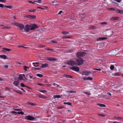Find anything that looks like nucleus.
Segmentation results:
<instances>
[{"label": "nucleus", "mask_w": 123, "mask_h": 123, "mask_svg": "<svg viewBox=\"0 0 123 123\" xmlns=\"http://www.w3.org/2000/svg\"><path fill=\"white\" fill-rule=\"evenodd\" d=\"M15 25L17 26L20 30H22L24 28L26 32H28L30 30H35L36 28H38L37 25L35 24H31V25H27L24 27V25L22 24H14Z\"/></svg>", "instance_id": "obj_1"}, {"label": "nucleus", "mask_w": 123, "mask_h": 123, "mask_svg": "<svg viewBox=\"0 0 123 123\" xmlns=\"http://www.w3.org/2000/svg\"><path fill=\"white\" fill-rule=\"evenodd\" d=\"M75 61L76 64L78 65H82L84 61V60L81 58H78V59H76Z\"/></svg>", "instance_id": "obj_2"}, {"label": "nucleus", "mask_w": 123, "mask_h": 123, "mask_svg": "<svg viewBox=\"0 0 123 123\" xmlns=\"http://www.w3.org/2000/svg\"><path fill=\"white\" fill-rule=\"evenodd\" d=\"M86 54V53L85 52H80L77 53L76 56L78 58H81L85 56Z\"/></svg>", "instance_id": "obj_3"}, {"label": "nucleus", "mask_w": 123, "mask_h": 123, "mask_svg": "<svg viewBox=\"0 0 123 123\" xmlns=\"http://www.w3.org/2000/svg\"><path fill=\"white\" fill-rule=\"evenodd\" d=\"M25 119L28 120L32 121L36 119V118L30 115H29L25 116Z\"/></svg>", "instance_id": "obj_4"}, {"label": "nucleus", "mask_w": 123, "mask_h": 123, "mask_svg": "<svg viewBox=\"0 0 123 123\" xmlns=\"http://www.w3.org/2000/svg\"><path fill=\"white\" fill-rule=\"evenodd\" d=\"M67 64L73 66L76 64V62H75L73 60L68 61L67 62Z\"/></svg>", "instance_id": "obj_5"}, {"label": "nucleus", "mask_w": 123, "mask_h": 123, "mask_svg": "<svg viewBox=\"0 0 123 123\" xmlns=\"http://www.w3.org/2000/svg\"><path fill=\"white\" fill-rule=\"evenodd\" d=\"M70 69L73 70L77 72H78L80 71L79 68L77 67H71L70 68Z\"/></svg>", "instance_id": "obj_6"}, {"label": "nucleus", "mask_w": 123, "mask_h": 123, "mask_svg": "<svg viewBox=\"0 0 123 123\" xmlns=\"http://www.w3.org/2000/svg\"><path fill=\"white\" fill-rule=\"evenodd\" d=\"M47 60L49 61H55L57 60V59L53 57H47L46 58Z\"/></svg>", "instance_id": "obj_7"}, {"label": "nucleus", "mask_w": 123, "mask_h": 123, "mask_svg": "<svg viewBox=\"0 0 123 123\" xmlns=\"http://www.w3.org/2000/svg\"><path fill=\"white\" fill-rule=\"evenodd\" d=\"M91 73V72L86 70L83 72L82 75H89Z\"/></svg>", "instance_id": "obj_8"}, {"label": "nucleus", "mask_w": 123, "mask_h": 123, "mask_svg": "<svg viewBox=\"0 0 123 123\" xmlns=\"http://www.w3.org/2000/svg\"><path fill=\"white\" fill-rule=\"evenodd\" d=\"M0 26L1 27V28L5 29H9L11 27L8 26H5L3 25H0Z\"/></svg>", "instance_id": "obj_9"}, {"label": "nucleus", "mask_w": 123, "mask_h": 123, "mask_svg": "<svg viewBox=\"0 0 123 123\" xmlns=\"http://www.w3.org/2000/svg\"><path fill=\"white\" fill-rule=\"evenodd\" d=\"M2 49L3 50H2V52H5V51L4 50H5L6 51L9 52L11 51V50L10 49L7 48H2Z\"/></svg>", "instance_id": "obj_10"}, {"label": "nucleus", "mask_w": 123, "mask_h": 123, "mask_svg": "<svg viewBox=\"0 0 123 123\" xmlns=\"http://www.w3.org/2000/svg\"><path fill=\"white\" fill-rule=\"evenodd\" d=\"M42 66H41V68H45L48 67V64L47 63H45L43 64H41Z\"/></svg>", "instance_id": "obj_11"}, {"label": "nucleus", "mask_w": 123, "mask_h": 123, "mask_svg": "<svg viewBox=\"0 0 123 123\" xmlns=\"http://www.w3.org/2000/svg\"><path fill=\"white\" fill-rule=\"evenodd\" d=\"M19 83L18 81H15L13 82V84L15 86H18L19 85Z\"/></svg>", "instance_id": "obj_12"}, {"label": "nucleus", "mask_w": 123, "mask_h": 123, "mask_svg": "<svg viewBox=\"0 0 123 123\" xmlns=\"http://www.w3.org/2000/svg\"><path fill=\"white\" fill-rule=\"evenodd\" d=\"M37 96L39 98H46V97L44 95H42L41 94H37Z\"/></svg>", "instance_id": "obj_13"}, {"label": "nucleus", "mask_w": 123, "mask_h": 123, "mask_svg": "<svg viewBox=\"0 0 123 123\" xmlns=\"http://www.w3.org/2000/svg\"><path fill=\"white\" fill-rule=\"evenodd\" d=\"M64 76L67 78H69L72 79L73 78V76L65 74L64 75Z\"/></svg>", "instance_id": "obj_14"}, {"label": "nucleus", "mask_w": 123, "mask_h": 123, "mask_svg": "<svg viewBox=\"0 0 123 123\" xmlns=\"http://www.w3.org/2000/svg\"><path fill=\"white\" fill-rule=\"evenodd\" d=\"M14 91L15 92L18 93L19 94L21 95L22 94V92L20 90H14Z\"/></svg>", "instance_id": "obj_15"}, {"label": "nucleus", "mask_w": 123, "mask_h": 123, "mask_svg": "<svg viewBox=\"0 0 123 123\" xmlns=\"http://www.w3.org/2000/svg\"><path fill=\"white\" fill-rule=\"evenodd\" d=\"M66 92L68 93H76V91L72 90H68L66 91Z\"/></svg>", "instance_id": "obj_16"}, {"label": "nucleus", "mask_w": 123, "mask_h": 123, "mask_svg": "<svg viewBox=\"0 0 123 123\" xmlns=\"http://www.w3.org/2000/svg\"><path fill=\"white\" fill-rule=\"evenodd\" d=\"M97 105L101 107H106V105L104 104L98 103L97 104Z\"/></svg>", "instance_id": "obj_17"}, {"label": "nucleus", "mask_w": 123, "mask_h": 123, "mask_svg": "<svg viewBox=\"0 0 123 123\" xmlns=\"http://www.w3.org/2000/svg\"><path fill=\"white\" fill-rule=\"evenodd\" d=\"M116 11L117 13H123V11L122 10H120L119 9H117L116 10Z\"/></svg>", "instance_id": "obj_18"}, {"label": "nucleus", "mask_w": 123, "mask_h": 123, "mask_svg": "<svg viewBox=\"0 0 123 123\" xmlns=\"http://www.w3.org/2000/svg\"><path fill=\"white\" fill-rule=\"evenodd\" d=\"M0 57L3 59H6V56L5 55H0Z\"/></svg>", "instance_id": "obj_19"}, {"label": "nucleus", "mask_w": 123, "mask_h": 123, "mask_svg": "<svg viewBox=\"0 0 123 123\" xmlns=\"http://www.w3.org/2000/svg\"><path fill=\"white\" fill-rule=\"evenodd\" d=\"M114 118H115L117 119L118 120H121L123 119V118L121 117H117L116 116H115Z\"/></svg>", "instance_id": "obj_20"}, {"label": "nucleus", "mask_w": 123, "mask_h": 123, "mask_svg": "<svg viewBox=\"0 0 123 123\" xmlns=\"http://www.w3.org/2000/svg\"><path fill=\"white\" fill-rule=\"evenodd\" d=\"M119 18L118 17H114L111 18V20H117Z\"/></svg>", "instance_id": "obj_21"}, {"label": "nucleus", "mask_w": 123, "mask_h": 123, "mask_svg": "<svg viewBox=\"0 0 123 123\" xmlns=\"http://www.w3.org/2000/svg\"><path fill=\"white\" fill-rule=\"evenodd\" d=\"M61 96L60 95H55L54 96V98H59L61 97Z\"/></svg>", "instance_id": "obj_22"}, {"label": "nucleus", "mask_w": 123, "mask_h": 123, "mask_svg": "<svg viewBox=\"0 0 123 123\" xmlns=\"http://www.w3.org/2000/svg\"><path fill=\"white\" fill-rule=\"evenodd\" d=\"M5 7L9 9H11L12 8V6L10 5L6 6L5 5Z\"/></svg>", "instance_id": "obj_23"}, {"label": "nucleus", "mask_w": 123, "mask_h": 123, "mask_svg": "<svg viewBox=\"0 0 123 123\" xmlns=\"http://www.w3.org/2000/svg\"><path fill=\"white\" fill-rule=\"evenodd\" d=\"M28 103L29 105H31L35 106L36 105V104H34L32 103H31L30 102H28Z\"/></svg>", "instance_id": "obj_24"}, {"label": "nucleus", "mask_w": 123, "mask_h": 123, "mask_svg": "<svg viewBox=\"0 0 123 123\" xmlns=\"http://www.w3.org/2000/svg\"><path fill=\"white\" fill-rule=\"evenodd\" d=\"M62 33L65 35H66L69 33V32L68 31H63L62 32Z\"/></svg>", "instance_id": "obj_25"}, {"label": "nucleus", "mask_w": 123, "mask_h": 123, "mask_svg": "<svg viewBox=\"0 0 123 123\" xmlns=\"http://www.w3.org/2000/svg\"><path fill=\"white\" fill-rule=\"evenodd\" d=\"M36 18V16L33 15H30V18L31 19H35Z\"/></svg>", "instance_id": "obj_26"}, {"label": "nucleus", "mask_w": 123, "mask_h": 123, "mask_svg": "<svg viewBox=\"0 0 123 123\" xmlns=\"http://www.w3.org/2000/svg\"><path fill=\"white\" fill-rule=\"evenodd\" d=\"M63 104L65 105H71L72 104L71 103L69 102H64L63 103Z\"/></svg>", "instance_id": "obj_27"}, {"label": "nucleus", "mask_w": 123, "mask_h": 123, "mask_svg": "<svg viewBox=\"0 0 123 123\" xmlns=\"http://www.w3.org/2000/svg\"><path fill=\"white\" fill-rule=\"evenodd\" d=\"M106 39V38L105 37H100L98 39V40H104Z\"/></svg>", "instance_id": "obj_28"}, {"label": "nucleus", "mask_w": 123, "mask_h": 123, "mask_svg": "<svg viewBox=\"0 0 123 123\" xmlns=\"http://www.w3.org/2000/svg\"><path fill=\"white\" fill-rule=\"evenodd\" d=\"M37 76L39 77L42 78L43 77V75L41 74H37Z\"/></svg>", "instance_id": "obj_29"}, {"label": "nucleus", "mask_w": 123, "mask_h": 123, "mask_svg": "<svg viewBox=\"0 0 123 123\" xmlns=\"http://www.w3.org/2000/svg\"><path fill=\"white\" fill-rule=\"evenodd\" d=\"M36 10L35 9H33V10H28V11L30 12H34L36 11Z\"/></svg>", "instance_id": "obj_30"}, {"label": "nucleus", "mask_w": 123, "mask_h": 123, "mask_svg": "<svg viewBox=\"0 0 123 123\" xmlns=\"http://www.w3.org/2000/svg\"><path fill=\"white\" fill-rule=\"evenodd\" d=\"M45 49L46 50H50V51H54V49H50L49 48H45Z\"/></svg>", "instance_id": "obj_31"}, {"label": "nucleus", "mask_w": 123, "mask_h": 123, "mask_svg": "<svg viewBox=\"0 0 123 123\" xmlns=\"http://www.w3.org/2000/svg\"><path fill=\"white\" fill-rule=\"evenodd\" d=\"M18 78L20 80H22L23 79L22 76L20 74L19 75Z\"/></svg>", "instance_id": "obj_32"}, {"label": "nucleus", "mask_w": 123, "mask_h": 123, "mask_svg": "<svg viewBox=\"0 0 123 123\" xmlns=\"http://www.w3.org/2000/svg\"><path fill=\"white\" fill-rule=\"evenodd\" d=\"M57 108L62 109L64 108V107L63 106H61L59 107H57Z\"/></svg>", "instance_id": "obj_33"}, {"label": "nucleus", "mask_w": 123, "mask_h": 123, "mask_svg": "<svg viewBox=\"0 0 123 123\" xmlns=\"http://www.w3.org/2000/svg\"><path fill=\"white\" fill-rule=\"evenodd\" d=\"M36 1H34V2H32V1H28V2L29 3H31L32 4H34L35 2H36Z\"/></svg>", "instance_id": "obj_34"}, {"label": "nucleus", "mask_w": 123, "mask_h": 123, "mask_svg": "<svg viewBox=\"0 0 123 123\" xmlns=\"http://www.w3.org/2000/svg\"><path fill=\"white\" fill-rule=\"evenodd\" d=\"M114 68V67L113 65H112L111 66L110 68L111 70H113Z\"/></svg>", "instance_id": "obj_35"}, {"label": "nucleus", "mask_w": 123, "mask_h": 123, "mask_svg": "<svg viewBox=\"0 0 123 123\" xmlns=\"http://www.w3.org/2000/svg\"><path fill=\"white\" fill-rule=\"evenodd\" d=\"M71 38L70 37L67 36H65L63 37V38Z\"/></svg>", "instance_id": "obj_36"}, {"label": "nucleus", "mask_w": 123, "mask_h": 123, "mask_svg": "<svg viewBox=\"0 0 123 123\" xmlns=\"http://www.w3.org/2000/svg\"><path fill=\"white\" fill-rule=\"evenodd\" d=\"M71 16V17H70V18L74 20V19L73 18L74 17V15H73L71 14L70 15V17Z\"/></svg>", "instance_id": "obj_37"}, {"label": "nucleus", "mask_w": 123, "mask_h": 123, "mask_svg": "<svg viewBox=\"0 0 123 123\" xmlns=\"http://www.w3.org/2000/svg\"><path fill=\"white\" fill-rule=\"evenodd\" d=\"M51 42L52 43H57L58 42L57 41H54L53 40H52L51 41Z\"/></svg>", "instance_id": "obj_38"}, {"label": "nucleus", "mask_w": 123, "mask_h": 123, "mask_svg": "<svg viewBox=\"0 0 123 123\" xmlns=\"http://www.w3.org/2000/svg\"><path fill=\"white\" fill-rule=\"evenodd\" d=\"M18 114H21L22 115H23L24 114V113L23 112H18Z\"/></svg>", "instance_id": "obj_39"}, {"label": "nucleus", "mask_w": 123, "mask_h": 123, "mask_svg": "<svg viewBox=\"0 0 123 123\" xmlns=\"http://www.w3.org/2000/svg\"><path fill=\"white\" fill-rule=\"evenodd\" d=\"M27 68H29L28 67H27L25 66H24V70H25L27 71V70L26 69Z\"/></svg>", "instance_id": "obj_40"}, {"label": "nucleus", "mask_w": 123, "mask_h": 123, "mask_svg": "<svg viewBox=\"0 0 123 123\" xmlns=\"http://www.w3.org/2000/svg\"><path fill=\"white\" fill-rule=\"evenodd\" d=\"M39 92H43V93H45V92H47V91L46 90H40Z\"/></svg>", "instance_id": "obj_41"}, {"label": "nucleus", "mask_w": 123, "mask_h": 123, "mask_svg": "<svg viewBox=\"0 0 123 123\" xmlns=\"http://www.w3.org/2000/svg\"><path fill=\"white\" fill-rule=\"evenodd\" d=\"M109 9L111 11H116V10H115L114 8H109Z\"/></svg>", "instance_id": "obj_42"}, {"label": "nucleus", "mask_w": 123, "mask_h": 123, "mask_svg": "<svg viewBox=\"0 0 123 123\" xmlns=\"http://www.w3.org/2000/svg\"><path fill=\"white\" fill-rule=\"evenodd\" d=\"M84 93L89 95H90L91 94L90 92L88 93V92H84Z\"/></svg>", "instance_id": "obj_43"}, {"label": "nucleus", "mask_w": 123, "mask_h": 123, "mask_svg": "<svg viewBox=\"0 0 123 123\" xmlns=\"http://www.w3.org/2000/svg\"><path fill=\"white\" fill-rule=\"evenodd\" d=\"M95 27L92 25H90L89 26V28H91L94 29Z\"/></svg>", "instance_id": "obj_44"}, {"label": "nucleus", "mask_w": 123, "mask_h": 123, "mask_svg": "<svg viewBox=\"0 0 123 123\" xmlns=\"http://www.w3.org/2000/svg\"><path fill=\"white\" fill-rule=\"evenodd\" d=\"M4 6H5L3 4H0V7L3 8Z\"/></svg>", "instance_id": "obj_45"}, {"label": "nucleus", "mask_w": 123, "mask_h": 123, "mask_svg": "<svg viewBox=\"0 0 123 123\" xmlns=\"http://www.w3.org/2000/svg\"><path fill=\"white\" fill-rule=\"evenodd\" d=\"M21 86L22 87H25V86H26L23 83H21Z\"/></svg>", "instance_id": "obj_46"}, {"label": "nucleus", "mask_w": 123, "mask_h": 123, "mask_svg": "<svg viewBox=\"0 0 123 123\" xmlns=\"http://www.w3.org/2000/svg\"><path fill=\"white\" fill-rule=\"evenodd\" d=\"M30 15H26L25 16V17L30 18Z\"/></svg>", "instance_id": "obj_47"}, {"label": "nucleus", "mask_w": 123, "mask_h": 123, "mask_svg": "<svg viewBox=\"0 0 123 123\" xmlns=\"http://www.w3.org/2000/svg\"><path fill=\"white\" fill-rule=\"evenodd\" d=\"M11 113H12L13 114H18V112H16L14 111H11Z\"/></svg>", "instance_id": "obj_48"}, {"label": "nucleus", "mask_w": 123, "mask_h": 123, "mask_svg": "<svg viewBox=\"0 0 123 123\" xmlns=\"http://www.w3.org/2000/svg\"><path fill=\"white\" fill-rule=\"evenodd\" d=\"M4 67L6 68H7L8 67V66L7 65H4Z\"/></svg>", "instance_id": "obj_49"}, {"label": "nucleus", "mask_w": 123, "mask_h": 123, "mask_svg": "<svg viewBox=\"0 0 123 123\" xmlns=\"http://www.w3.org/2000/svg\"><path fill=\"white\" fill-rule=\"evenodd\" d=\"M13 110L15 111H21V110L19 109H15L14 108Z\"/></svg>", "instance_id": "obj_50"}, {"label": "nucleus", "mask_w": 123, "mask_h": 123, "mask_svg": "<svg viewBox=\"0 0 123 123\" xmlns=\"http://www.w3.org/2000/svg\"><path fill=\"white\" fill-rule=\"evenodd\" d=\"M87 80H92L93 79L92 78H90L89 77H87Z\"/></svg>", "instance_id": "obj_51"}, {"label": "nucleus", "mask_w": 123, "mask_h": 123, "mask_svg": "<svg viewBox=\"0 0 123 123\" xmlns=\"http://www.w3.org/2000/svg\"><path fill=\"white\" fill-rule=\"evenodd\" d=\"M83 79L84 80H87V77H83Z\"/></svg>", "instance_id": "obj_52"}, {"label": "nucleus", "mask_w": 123, "mask_h": 123, "mask_svg": "<svg viewBox=\"0 0 123 123\" xmlns=\"http://www.w3.org/2000/svg\"><path fill=\"white\" fill-rule=\"evenodd\" d=\"M115 75L117 76H120L121 75V74H119L118 73H116L115 74Z\"/></svg>", "instance_id": "obj_53"}, {"label": "nucleus", "mask_w": 123, "mask_h": 123, "mask_svg": "<svg viewBox=\"0 0 123 123\" xmlns=\"http://www.w3.org/2000/svg\"><path fill=\"white\" fill-rule=\"evenodd\" d=\"M33 64V66L34 67H37L39 66V65L38 64Z\"/></svg>", "instance_id": "obj_54"}, {"label": "nucleus", "mask_w": 123, "mask_h": 123, "mask_svg": "<svg viewBox=\"0 0 123 123\" xmlns=\"http://www.w3.org/2000/svg\"><path fill=\"white\" fill-rule=\"evenodd\" d=\"M94 70H96L98 71H100L101 70V69L100 68H99V69H97V68H95L94 69Z\"/></svg>", "instance_id": "obj_55"}, {"label": "nucleus", "mask_w": 123, "mask_h": 123, "mask_svg": "<svg viewBox=\"0 0 123 123\" xmlns=\"http://www.w3.org/2000/svg\"><path fill=\"white\" fill-rule=\"evenodd\" d=\"M37 8L40 9H44V8H42V7H39V6L37 7Z\"/></svg>", "instance_id": "obj_56"}, {"label": "nucleus", "mask_w": 123, "mask_h": 123, "mask_svg": "<svg viewBox=\"0 0 123 123\" xmlns=\"http://www.w3.org/2000/svg\"><path fill=\"white\" fill-rule=\"evenodd\" d=\"M41 0H38V1H36V2L39 3H41Z\"/></svg>", "instance_id": "obj_57"}, {"label": "nucleus", "mask_w": 123, "mask_h": 123, "mask_svg": "<svg viewBox=\"0 0 123 123\" xmlns=\"http://www.w3.org/2000/svg\"><path fill=\"white\" fill-rule=\"evenodd\" d=\"M37 84L38 85H39L41 86H42L43 85V84L42 83H37Z\"/></svg>", "instance_id": "obj_58"}, {"label": "nucleus", "mask_w": 123, "mask_h": 123, "mask_svg": "<svg viewBox=\"0 0 123 123\" xmlns=\"http://www.w3.org/2000/svg\"><path fill=\"white\" fill-rule=\"evenodd\" d=\"M45 47V45H40L39 46V47H40L41 48H43L44 47Z\"/></svg>", "instance_id": "obj_59"}, {"label": "nucleus", "mask_w": 123, "mask_h": 123, "mask_svg": "<svg viewBox=\"0 0 123 123\" xmlns=\"http://www.w3.org/2000/svg\"><path fill=\"white\" fill-rule=\"evenodd\" d=\"M62 12V11H60L58 13V14H60Z\"/></svg>", "instance_id": "obj_60"}, {"label": "nucleus", "mask_w": 123, "mask_h": 123, "mask_svg": "<svg viewBox=\"0 0 123 123\" xmlns=\"http://www.w3.org/2000/svg\"><path fill=\"white\" fill-rule=\"evenodd\" d=\"M113 3L114 4H115V5H116L117 6H118V4L115 2H114Z\"/></svg>", "instance_id": "obj_61"}, {"label": "nucleus", "mask_w": 123, "mask_h": 123, "mask_svg": "<svg viewBox=\"0 0 123 123\" xmlns=\"http://www.w3.org/2000/svg\"><path fill=\"white\" fill-rule=\"evenodd\" d=\"M39 62H33L32 63V64H38V63H39Z\"/></svg>", "instance_id": "obj_62"}, {"label": "nucleus", "mask_w": 123, "mask_h": 123, "mask_svg": "<svg viewBox=\"0 0 123 123\" xmlns=\"http://www.w3.org/2000/svg\"><path fill=\"white\" fill-rule=\"evenodd\" d=\"M19 47H23V48H28V47H24L23 46H20Z\"/></svg>", "instance_id": "obj_63"}, {"label": "nucleus", "mask_w": 123, "mask_h": 123, "mask_svg": "<svg viewBox=\"0 0 123 123\" xmlns=\"http://www.w3.org/2000/svg\"><path fill=\"white\" fill-rule=\"evenodd\" d=\"M107 93L108 95H110V96H111V94L109 92H108Z\"/></svg>", "instance_id": "obj_64"}]
</instances>
